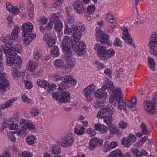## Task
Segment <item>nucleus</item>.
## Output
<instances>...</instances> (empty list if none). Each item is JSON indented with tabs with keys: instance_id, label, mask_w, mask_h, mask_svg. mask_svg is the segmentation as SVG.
<instances>
[{
	"instance_id": "10",
	"label": "nucleus",
	"mask_w": 157,
	"mask_h": 157,
	"mask_svg": "<svg viewBox=\"0 0 157 157\" xmlns=\"http://www.w3.org/2000/svg\"><path fill=\"white\" fill-rule=\"evenodd\" d=\"M95 86L92 84L90 86H87L83 91V95L85 96L87 101L90 102L93 100L91 94L95 90Z\"/></svg>"
},
{
	"instance_id": "6",
	"label": "nucleus",
	"mask_w": 157,
	"mask_h": 157,
	"mask_svg": "<svg viewBox=\"0 0 157 157\" xmlns=\"http://www.w3.org/2000/svg\"><path fill=\"white\" fill-rule=\"evenodd\" d=\"M96 33L95 36L96 40L102 44H109V36L108 35L104 33L103 31L98 28L95 29Z\"/></svg>"
},
{
	"instance_id": "57",
	"label": "nucleus",
	"mask_w": 157,
	"mask_h": 157,
	"mask_svg": "<svg viewBox=\"0 0 157 157\" xmlns=\"http://www.w3.org/2000/svg\"><path fill=\"white\" fill-rule=\"evenodd\" d=\"M11 12L14 14H18L20 13L19 9L17 6H13Z\"/></svg>"
},
{
	"instance_id": "38",
	"label": "nucleus",
	"mask_w": 157,
	"mask_h": 157,
	"mask_svg": "<svg viewBox=\"0 0 157 157\" xmlns=\"http://www.w3.org/2000/svg\"><path fill=\"white\" fill-rule=\"evenodd\" d=\"M40 111L36 107H33L31 109L30 113L32 116H36L39 113Z\"/></svg>"
},
{
	"instance_id": "42",
	"label": "nucleus",
	"mask_w": 157,
	"mask_h": 157,
	"mask_svg": "<svg viewBox=\"0 0 157 157\" xmlns=\"http://www.w3.org/2000/svg\"><path fill=\"white\" fill-rule=\"evenodd\" d=\"M22 130H20L18 131L16 133L19 137H25L26 136L27 131L26 129H22Z\"/></svg>"
},
{
	"instance_id": "62",
	"label": "nucleus",
	"mask_w": 157,
	"mask_h": 157,
	"mask_svg": "<svg viewBox=\"0 0 157 157\" xmlns=\"http://www.w3.org/2000/svg\"><path fill=\"white\" fill-rule=\"evenodd\" d=\"M23 157H31L32 154L31 153H28L26 151H24L22 152Z\"/></svg>"
},
{
	"instance_id": "22",
	"label": "nucleus",
	"mask_w": 157,
	"mask_h": 157,
	"mask_svg": "<svg viewBox=\"0 0 157 157\" xmlns=\"http://www.w3.org/2000/svg\"><path fill=\"white\" fill-rule=\"evenodd\" d=\"M140 127L141 132L136 133V135L137 136L141 137L143 135H148L149 134V132L147 129L146 126L144 123H141Z\"/></svg>"
},
{
	"instance_id": "28",
	"label": "nucleus",
	"mask_w": 157,
	"mask_h": 157,
	"mask_svg": "<svg viewBox=\"0 0 157 157\" xmlns=\"http://www.w3.org/2000/svg\"><path fill=\"white\" fill-rule=\"evenodd\" d=\"M50 51L52 55L54 57H57L59 55V49L56 46H53Z\"/></svg>"
},
{
	"instance_id": "11",
	"label": "nucleus",
	"mask_w": 157,
	"mask_h": 157,
	"mask_svg": "<svg viewBox=\"0 0 157 157\" xmlns=\"http://www.w3.org/2000/svg\"><path fill=\"white\" fill-rule=\"evenodd\" d=\"M113 108L110 104L104 106L98 112L97 117H99L102 115L112 116L113 113Z\"/></svg>"
},
{
	"instance_id": "48",
	"label": "nucleus",
	"mask_w": 157,
	"mask_h": 157,
	"mask_svg": "<svg viewBox=\"0 0 157 157\" xmlns=\"http://www.w3.org/2000/svg\"><path fill=\"white\" fill-rule=\"evenodd\" d=\"M132 153L134 155L136 156L137 157H141V155L140 154V153L139 151L137 149L133 148H132L131 149Z\"/></svg>"
},
{
	"instance_id": "24",
	"label": "nucleus",
	"mask_w": 157,
	"mask_h": 157,
	"mask_svg": "<svg viewBox=\"0 0 157 157\" xmlns=\"http://www.w3.org/2000/svg\"><path fill=\"white\" fill-rule=\"evenodd\" d=\"M110 131V134L111 135L117 134L119 136H121V132L119 131L117 127L114 124L109 127V128Z\"/></svg>"
},
{
	"instance_id": "2",
	"label": "nucleus",
	"mask_w": 157,
	"mask_h": 157,
	"mask_svg": "<svg viewBox=\"0 0 157 157\" xmlns=\"http://www.w3.org/2000/svg\"><path fill=\"white\" fill-rule=\"evenodd\" d=\"M21 28L23 32V40L26 44L30 43L36 36L35 34L32 33L33 25L31 23L27 22L23 24Z\"/></svg>"
},
{
	"instance_id": "27",
	"label": "nucleus",
	"mask_w": 157,
	"mask_h": 157,
	"mask_svg": "<svg viewBox=\"0 0 157 157\" xmlns=\"http://www.w3.org/2000/svg\"><path fill=\"white\" fill-rule=\"evenodd\" d=\"M37 67V64L32 60L30 61L27 65V69L29 71H33Z\"/></svg>"
},
{
	"instance_id": "41",
	"label": "nucleus",
	"mask_w": 157,
	"mask_h": 157,
	"mask_svg": "<svg viewBox=\"0 0 157 157\" xmlns=\"http://www.w3.org/2000/svg\"><path fill=\"white\" fill-rule=\"evenodd\" d=\"M84 128L82 127L81 128L78 129L76 127L75 128L74 132L75 134L78 135H82L83 133Z\"/></svg>"
},
{
	"instance_id": "52",
	"label": "nucleus",
	"mask_w": 157,
	"mask_h": 157,
	"mask_svg": "<svg viewBox=\"0 0 157 157\" xmlns=\"http://www.w3.org/2000/svg\"><path fill=\"white\" fill-rule=\"evenodd\" d=\"M63 65V63L62 60L58 59L55 61V66L56 67H61Z\"/></svg>"
},
{
	"instance_id": "23",
	"label": "nucleus",
	"mask_w": 157,
	"mask_h": 157,
	"mask_svg": "<svg viewBox=\"0 0 157 157\" xmlns=\"http://www.w3.org/2000/svg\"><path fill=\"white\" fill-rule=\"evenodd\" d=\"M20 31L19 27L17 25H15L10 36L12 40H15L18 36V33Z\"/></svg>"
},
{
	"instance_id": "18",
	"label": "nucleus",
	"mask_w": 157,
	"mask_h": 157,
	"mask_svg": "<svg viewBox=\"0 0 157 157\" xmlns=\"http://www.w3.org/2000/svg\"><path fill=\"white\" fill-rule=\"evenodd\" d=\"M73 138H64V139H61L59 141H57V143L61 146L64 147H67L70 146L73 140Z\"/></svg>"
},
{
	"instance_id": "30",
	"label": "nucleus",
	"mask_w": 157,
	"mask_h": 157,
	"mask_svg": "<svg viewBox=\"0 0 157 157\" xmlns=\"http://www.w3.org/2000/svg\"><path fill=\"white\" fill-rule=\"evenodd\" d=\"M109 79H107L106 84L103 86V89H105L106 90L110 92V91L114 90V87L113 86V82L112 81H108Z\"/></svg>"
},
{
	"instance_id": "1",
	"label": "nucleus",
	"mask_w": 157,
	"mask_h": 157,
	"mask_svg": "<svg viewBox=\"0 0 157 157\" xmlns=\"http://www.w3.org/2000/svg\"><path fill=\"white\" fill-rule=\"evenodd\" d=\"M5 54L7 56L6 63L8 66H15L20 68L21 64V59L17 55V53H20L22 51L21 47L19 45L9 47H6L2 48Z\"/></svg>"
},
{
	"instance_id": "32",
	"label": "nucleus",
	"mask_w": 157,
	"mask_h": 157,
	"mask_svg": "<svg viewBox=\"0 0 157 157\" xmlns=\"http://www.w3.org/2000/svg\"><path fill=\"white\" fill-rule=\"evenodd\" d=\"M148 62L149 67L153 71H154L155 70V63L154 60L151 57L148 58Z\"/></svg>"
},
{
	"instance_id": "15",
	"label": "nucleus",
	"mask_w": 157,
	"mask_h": 157,
	"mask_svg": "<svg viewBox=\"0 0 157 157\" xmlns=\"http://www.w3.org/2000/svg\"><path fill=\"white\" fill-rule=\"evenodd\" d=\"M72 29L73 31L72 35L74 37V40L77 42L82 37V32L78 29L77 25H72Z\"/></svg>"
},
{
	"instance_id": "54",
	"label": "nucleus",
	"mask_w": 157,
	"mask_h": 157,
	"mask_svg": "<svg viewBox=\"0 0 157 157\" xmlns=\"http://www.w3.org/2000/svg\"><path fill=\"white\" fill-rule=\"evenodd\" d=\"M21 98L24 102H26L27 103H31L32 102L31 100L29 99L26 95H23Z\"/></svg>"
},
{
	"instance_id": "16",
	"label": "nucleus",
	"mask_w": 157,
	"mask_h": 157,
	"mask_svg": "<svg viewBox=\"0 0 157 157\" xmlns=\"http://www.w3.org/2000/svg\"><path fill=\"white\" fill-rule=\"evenodd\" d=\"M86 48V44L83 41L80 42L78 44H75L74 45H72V46L73 49L76 51L78 55H80V53L83 52Z\"/></svg>"
},
{
	"instance_id": "49",
	"label": "nucleus",
	"mask_w": 157,
	"mask_h": 157,
	"mask_svg": "<svg viewBox=\"0 0 157 157\" xmlns=\"http://www.w3.org/2000/svg\"><path fill=\"white\" fill-rule=\"evenodd\" d=\"M33 54L35 59L37 60L41 57V52L38 50H36L33 52Z\"/></svg>"
},
{
	"instance_id": "31",
	"label": "nucleus",
	"mask_w": 157,
	"mask_h": 157,
	"mask_svg": "<svg viewBox=\"0 0 157 157\" xmlns=\"http://www.w3.org/2000/svg\"><path fill=\"white\" fill-rule=\"evenodd\" d=\"M13 99H10L5 103L4 104L0 105V109L3 110L5 108H9L13 102Z\"/></svg>"
},
{
	"instance_id": "8",
	"label": "nucleus",
	"mask_w": 157,
	"mask_h": 157,
	"mask_svg": "<svg viewBox=\"0 0 157 157\" xmlns=\"http://www.w3.org/2000/svg\"><path fill=\"white\" fill-rule=\"evenodd\" d=\"M76 83V81L73 79L71 76L65 75L63 77L61 86L63 89H66L70 87L71 85L75 86Z\"/></svg>"
},
{
	"instance_id": "50",
	"label": "nucleus",
	"mask_w": 157,
	"mask_h": 157,
	"mask_svg": "<svg viewBox=\"0 0 157 157\" xmlns=\"http://www.w3.org/2000/svg\"><path fill=\"white\" fill-rule=\"evenodd\" d=\"M86 132L88 134L90 135V136H94L96 134L95 130L94 129H92L90 128L87 129L86 130Z\"/></svg>"
},
{
	"instance_id": "40",
	"label": "nucleus",
	"mask_w": 157,
	"mask_h": 157,
	"mask_svg": "<svg viewBox=\"0 0 157 157\" xmlns=\"http://www.w3.org/2000/svg\"><path fill=\"white\" fill-rule=\"evenodd\" d=\"M52 151L54 154H58L61 153V149L60 147L54 145L52 147Z\"/></svg>"
},
{
	"instance_id": "25",
	"label": "nucleus",
	"mask_w": 157,
	"mask_h": 157,
	"mask_svg": "<svg viewBox=\"0 0 157 157\" xmlns=\"http://www.w3.org/2000/svg\"><path fill=\"white\" fill-rule=\"evenodd\" d=\"M103 119L105 123L109 127L114 124L111 122L113 117L111 115H102V117H100Z\"/></svg>"
},
{
	"instance_id": "46",
	"label": "nucleus",
	"mask_w": 157,
	"mask_h": 157,
	"mask_svg": "<svg viewBox=\"0 0 157 157\" xmlns=\"http://www.w3.org/2000/svg\"><path fill=\"white\" fill-rule=\"evenodd\" d=\"M52 77L53 79L55 81L58 82L62 80V81L63 78L57 74H55L52 75Z\"/></svg>"
},
{
	"instance_id": "59",
	"label": "nucleus",
	"mask_w": 157,
	"mask_h": 157,
	"mask_svg": "<svg viewBox=\"0 0 157 157\" xmlns=\"http://www.w3.org/2000/svg\"><path fill=\"white\" fill-rule=\"evenodd\" d=\"M64 33L65 34L68 35H70L71 33H73L72 28L71 29H70L66 25L64 30Z\"/></svg>"
},
{
	"instance_id": "4",
	"label": "nucleus",
	"mask_w": 157,
	"mask_h": 157,
	"mask_svg": "<svg viewBox=\"0 0 157 157\" xmlns=\"http://www.w3.org/2000/svg\"><path fill=\"white\" fill-rule=\"evenodd\" d=\"M72 41L71 40L70 37L67 36H65L62 42L61 48L63 52L64 53V56L69 58L71 56L72 53L71 51V46H72Z\"/></svg>"
},
{
	"instance_id": "39",
	"label": "nucleus",
	"mask_w": 157,
	"mask_h": 157,
	"mask_svg": "<svg viewBox=\"0 0 157 157\" xmlns=\"http://www.w3.org/2000/svg\"><path fill=\"white\" fill-rule=\"evenodd\" d=\"M54 28L58 32H60L61 30L62 29V23L60 21L56 23L54 26Z\"/></svg>"
},
{
	"instance_id": "60",
	"label": "nucleus",
	"mask_w": 157,
	"mask_h": 157,
	"mask_svg": "<svg viewBox=\"0 0 157 157\" xmlns=\"http://www.w3.org/2000/svg\"><path fill=\"white\" fill-rule=\"evenodd\" d=\"M127 127V124L121 121L119 122V127L122 129H125Z\"/></svg>"
},
{
	"instance_id": "3",
	"label": "nucleus",
	"mask_w": 157,
	"mask_h": 157,
	"mask_svg": "<svg viewBox=\"0 0 157 157\" xmlns=\"http://www.w3.org/2000/svg\"><path fill=\"white\" fill-rule=\"evenodd\" d=\"M94 50L97 51L100 58L103 60H106L113 56L115 52L112 49L107 50L106 47L101 46L99 44H97L94 47Z\"/></svg>"
},
{
	"instance_id": "63",
	"label": "nucleus",
	"mask_w": 157,
	"mask_h": 157,
	"mask_svg": "<svg viewBox=\"0 0 157 157\" xmlns=\"http://www.w3.org/2000/svg\"><path fill=\"white\" fill-rule=\"evenodd\" d=\"M13 6L9 2H7L6 4V7L7 10L9 11H11L13 8Z\"/></svg>"
},
{
	"instance_id": "64",
	"label": "nucleus",
	"mask_w": 157,
	"mask_h": 157,
	"mask_svg": "<svg viewBox=\"0 0 157 157\" xmlns=\"http://www.w3.org/2000/svg\"><path fill=\"white\" fill-rule=\"evenodd\" d=\"M78 25V27L77 26L78 29L81 32L84 31L85 29L84 25L82 23H80Z\"/></svg>"
},
{
	"instance_id": "13",
	"label": "nucleus",
	"mask_w": 157,
	"mask_h": 157,
	"mask_svg": "<svg viewBox=\"0 0 157 157\" xmlns=\"http://www.w3.org/2000/svg\"><path fill=\"white\" fill-rule=\"evenodd\" d=\"M20 125L21 128L24 129H26L28 128L29 130H34L35 128L34 124L24 119L21 120Z\"/></svg>"
},
{
	"instance_id": "45",
	"label": "nucleus",
	"mask_w": 157,
	"mask_h": 157,
	"mask_svg": "<svg viewBox=\"0 0 157 157\" xmlns=\"http://www.w3.org/2000/svg\"><path fill=\"white\" fill-rule=\"evenodd\" d=\"M95 6L94 5L89 6L87 7V10L89 14H92L95 11Z\"/></svg>"
},
{
	"instance_id": "61",
	"label": "nucleus",
	"mask_w": 157,
	"mask_h": 157,
	"mask_svg": "<svg viewBox=\"0 0 157 157\" xmlns=\"http://www.w3.org/2000/svg\"><path fill=\"white\" fill-rule=\"evenodd\" d=\"M103 104L101 103L100 101H97L94 103V106L96 108H100L102 106Z\"/></svg>"
},
{
	"instance_id": "14",
	"label": "nucleus",
	"mask_w": 157,
	"mask_h": 157,
	"mask_svg": "<svg viewBox=\"0 0 157 157\" xmlns=\"http://www.w3.org/2000/svg\"><path fill=\"white\" fill-rule=\"evenodd\" d=\"M123 35L122 36V38L125 40L126 42L132 46L134 48H136V46L132 42V38L128 33V29L126 28H124L123 30Z\"/></svg>"
},
{
	"instance_id": "20",
	"label": "nucleus",
	"mask_w": 157,
	"mask_h": 157,
	"mask_svg": "<svg viewBox=\"0 0 157 157\" xmlns=\"http://www.w3.org/2000/svg\"><path fill=\"white\" fill-rule=\"evenodd\" d=\"M136 138H123L121 140L122 145L123 147L128 148L132 143H134L136 140Z\"/></svg>"
},
{
	"instance_id": "26",
	"label": "nucleus",
	"mask_w": 157,
	"mask_h": 157,
	"mask_svg": "<svg viewBox=\"0 0 157 157\" xmlns=\"http://www.w3.org/2000/svg\"><path fill=\"white\" fill-rule=\"evenodd\" d=\"M64 58L67 60V65L69 68H73L75 64V60L74 58L70 59L71 56L69 58L67 57H65Z\"/></svg>"
},
{
	"instance_id": "47",
	"label": "nucleus",
	"mask_w": 157,
	"mask_h": 157,
	"mask_svg": "<svg viewBox=\"0 0 157 157\" xmlns=\"http://www.w3.org/2000/svg\"><path fill=\"white\" fill-rule=\"evenodd\" d=\"M36 138H26L25 141L29 145H30L36 142Z\"/></svg>"
},
{
	"instance_id": "19",
	"label": "nucleus",
	"mask_w": 157,
	"mask_h": 157,
	"mask_svg": "<svg viewBox=\"0 0 157 157\" xmlns=\"http://www.w3.org/2000/svg\"><path fill=\"white\" fill-rule=\"evenodd\" d=\"M106 90L105 89H103L102 86L101 89H98L95 91V97L99 99L106 98L107 97V92L105 91Z\"/></svg>"
},
{
	"instance_id": "43",
	"label": "nucleus",
	"mask_w": 157,
	"mask_h": 157,
	"mask_svg": "<svg viewBox=\"0 0 157 157\" xmlns=\"http://www.w3.org/2000/svg\"><path fill=\"white\" fill-rule=\"evenodd\" d=\"M47 21V18L45 17H42L39 19L37 22L40 25H44L45 24Z\"/></svg>"
},
{
	"instance_id": "56",
	"label": "nucleus",
	"mask_w": 157,
	"mask_h": 157,
	"mask_svg": "<svg viewBox=\"0 0 157 157\" xmlns=\"http://www.w3.org/2000/svg\"><path fill=\"white\" fill-rule=\"evenodd\" d=\"M28 4L27 6L28 10H34V5L32 3L30 0L28 1Z\"/></svg>"
},
{
	"instance_id": "12",
	"label": "nucleus",
	"mask_w": 157,
	"mask_h": 157,
	"mask_svg": "<svg viewBox=\"0 0 157 157\" xmlns=\"http://www.w3.org/2000/svg\"><path fill=\"white\" fill-rule=\"evenodd\" d=\"M6 75L3 73H0V91L1 92L5 91L6 88L9 85L8 81L5 78Z\"/></svg>"
},
{
	"instance_id": "29",
	"label": "nucleus",
	"mask_w": 157,
	"mask_h": 157,
	"mask_svg": "<svg viewBox=\"0 0 157 157\" xmlns=\"http://www.w3.org/2000/svg\"><path fill=\"white\" fill-rule=\"evenodd\" d=\"M96 139L97 138H92L90 139L89 143V146L88 147L91 151H92L97 146L98 141H96Z\"/></svg>"
},
{
	"instance_id": "58",
	"label": "nucleus",
	"mask_w": 157,
	"mask_h": 157,
	"mask_svg": "<svg viewBox=\"0 0 157 157\" xmlns=\"http://www.w3.org/2000/svg\"><path fill=\"white\" fill-rule=\"evenodd\" d=\"M53 22L51 21H49L48 25L45 27V29L47 31H49L52 28L53 25Z\"/></svg>"
},
{
	"instance_id": "35",
	"label": "nucleus",
	"mask_w": 157,
	"mask_h": 157,
	"mask_svg": "<svg viewBox=\"0 0 157 157\" xmlns=\"http://www.w3.org/2000/svg\"><path fill=\"white\" fill-rule=\"evenodd\" d=\"M1 40L2 42L5 43L7 45H10L11 44L12 40L10 35H6L4 38H2Z\"/></svg>"
},
{
	"instance_id": "44",
	"label": "nucleus",
	"mask_w": 157,
	"mask_h": 157,
	"mask_svg": "<svg viewBox=\"0 0 157 157\" xmlns=\"http://www.w3.org/2000/svg\"><path fill=\"white\" fill-rule=\"evenodd\" d=\"M113 44L114 45L117 47H121L122 43L120 40L117 37H116L113 42Z\"/></svg>"
},
{
	"instance_id": "36",
	"label": "nucleus",
	"mask_w": 157,
	"mask_h": 157,
	"mask_svg": "<svg viewBox=\"0 0 157 157\" xmlns=\"http://www.w3.org/2000/svg\"><path fill=\"white\" fill-rule=\"evenodd\" d=\"M18 69L16 67H13L12 68V76L14 78H16L19 77L20 75V72L17 70Z\"/></svg>"
},
{
	"instance_id": "34",
	"label": "nucleus",
	"mask_w": 157,
	"mask_h": 157,
	"mask_svg": "<svg viewBox=\"0 0 157 157\" xmlns=\"http://www.w3.org/2000/svg\"><path fill=\"white\" fill-rule=\"evenodd\" d=\"M59 14L58 13H52V16L50 18V21L53 22V23L59 22Z\"/></svg>"
},
{
	"instance_id": "9",
	"label": "nucleus",
	"mask_w": 157,
	"mask_h": 157,
	"mask_svg": "<svg viewBox=\"0 0 157 157\" xmlns=\"http://www.w3.org/2000/svg\"><path fill=\"white\" fill-rule=\"evenodd\" d=\"M36 84L38 86L43 88L45 90H46L47 94L49 93L53 88L56 89L57 87L55 84H53L50 86L48 81L40 79L37 80Z\"/></svg>"
},
{
	"instance_id": "33",
	"label": "nucleus",
	"mask_w": 157,
	"mask_h": 157,
	"mask_svg": "<svg viewBox=\"0 0 157 157\" xmlns=\"http://www.w3.org/2000/svg\"><path fill=\"white\" fill-rule=\"evenodd\" d=\"M122 153L119 149H117L110 153L109 157H121Z\"/></svg>"
},
{
	"instance_id": "7",
	"label": "nucleus",
	"mask_w": 157,
	"mask_h": 157,
	"mask_svg": "<svg viewBox=\"0 0 157 157\" xmlns=\"http://www.w3.org/2000/svg\"><path fill=\"white\" fill-rule=\"evenodd\" d=\"M150 40L148 45L151 54L157 57V34L155 32H153L150 36Z\"/></svg>"
},
{
	"instance_id": "55",
	"label": "nucleus",
	"mask_w": 157,
	"mask_h": 157,
	"mask_svg": "<svg viewBox=\"0 0 157 157\" xmlns=\"http://www.w3.org/2000/svg\"><path fill=\"white\" fill-rule=\"evenodd\" d=\"M18 126L16 123L13 122L9 124V127L10 129H17L18 128Z\"/></svg>"
},
{
	"instance_id": "21",
	"label": "nucleus",
	"mask_w": 157,
	"mask_h": 157,
	"mask_svg": "<svg viewBox=\"0 0 157 157\" xmlns=\"http://www.w3.org/2000/svg\"><path fill=\"white\" fill-rule=\"evenodd\" d=\"M111 91L112 92V95L116 98L117 101L122 100V101H123V95H122L121 89H117L115 90L114 89L112 90Z\"/></svg>"
},
{
	"instance_id": "51",
	"label": "nucleus",
	"mask_w": 157,
	"mask_h": 157,
	"mask_svg": "<svg viewBox=\"0 0 157 157\" xmlns=\"http://www.w3.org/2000/svg\"><path fill=\"white\" fill-rule=\"evenodd\" d=\"M66 11L68 18L71 17H72V16H74L72 9L71 8L69 7L66 8Z\"/></svg>"
},
{
	"instance_id": "5",
	"label": "nucleus",
	"mask_w": 157,
	"mask_h": 157,
	"mask_svg": "<svg viewBox=\"0 0 157 157\" xmlns=\"http://www.w3.org/2000/svg\"><path fill=\"white\" fill-rule=\"evenodd\" d=\"M90 0H77L73 2L72 6L78 13L83 14L86 10V4H88Z\"/></svg>"
},
{
	"instance_id": "17",
	"label": "nucleus",
	"mask_w": 157,
	"mask_h": 157,
	"mask_svg": "<svg viewBox=\"0 0 157 157\" xmlns=\"http://www.w3.org/2000/svg\"><path fill=\"white\" fill-rule=\"evenodd\" d=\"M59 97V101L60 103H65L69 102L70 95L68 92L62 91L60 94V96Z\"/></svg>"
},
{
	"instance_id": "37",
	"label": "nucleus",
	"mask_w": 157,
	"mask_h": 157,
	"mask_svg": "<svg viewBox=\"0 0 157 157\" xmlns=\"http://www.w3.org/2000/svg\"><path fill=\"white\" fill-rule=\"evenodd\" d=\"M46 43L49 47H52L53 45L56 43V41L55 39L50 37L48 40H47Z\"/></svg>"
},
{
	"instance_id": "53",
	"label": "nucleus",
	"mask_w": 157,
	"mask_h": 157,
	"mask_svg": "<svg viewBox=\"0 0 157 157\" xmlns=\"http://www.w3.org/2000/svg\"><path fill=\"white\" fill-rule=\"evenodd\" d=\"M24 78H22V80L23 81H24ZM24 82H25V86L27 89H30L32 88L33 85L31 82L27 81H26L25 82L24 81Z\"/></svg>"
}]
</instances>
